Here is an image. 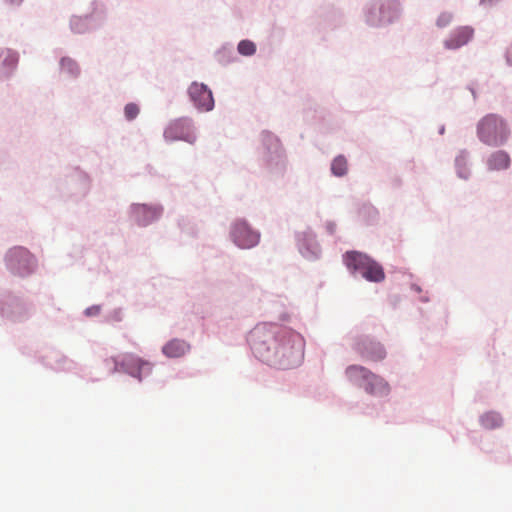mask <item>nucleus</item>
I'll list each match as a JSON object with an SVG mask.
<instances>
[{"label": "nucleus", "mask_w": 512, "mask_h": 512, "mask_svg": "<svg viewBox=\"0 0 512 512\" xmlns=\"http://www.w3.org/2000/svg\"><path fill=\"white\" fill-rule=\"evenodd\" d=\"M99 310H100L99 307H90L86 310V314L89 316L96 315L99 312Z\"/></svg>", "instance_id": "nucleus-22"}, {"label": "nucleus", "mask_w": 512, "mask_h": 512, "mask_svg": "<svg viewBox=\"0 0 512 512\" xmlns=\"http://www.w3.org/2000/svg\"><path fill=\"white\" fill-rule=\"evenodd\" d=\"M473 36V29L470 27H461L454 35L447 41H445V46L449 49H456L462 45H465Z\"/></svg>", "instance_id": "nucleus-13"}, {"label": "nucleus", "mask_w": 512, "mask_h": 512, "mask_svg": "<svg viewBox=\"0 0 512 512\" xmlns=\"http://www.w3.org/2000/svg\"><path fill=\"white\" fill-rule=\"evenodd\" d=\"M164 137L169 141L183 140L188 143H194L196 140L191 123L186 119H178L170 123L164 131Z\"/></svg>", "instance_id": "nucleus-8"}, {"label": "nucleus", "mask_w": 512, "mask_h": 512, "mask_svg": "<svg viewBox=\"0 0 512 512\" xmlns=\"http://www.w3.org/2000/svg\"><path fill=\"white\" fill-rule=\"evenodd\" d=\"M355 350L365 359L378 362L386 357L384 347L375 341L364 339L355 344Z\"/></svg>", "instance_id": "nucleus-10"}, {"label": "nucleus", "mask_w": 512, "mask_h": 512, "mask_svg": "<svg viewBox=\"0 0 512 512\" xmlns=\"http://www.w3.org/2000/svg\"><path fill=\"white\" fill-rule=\"evenodd\" d=\"M238 52L244 56H251L256 52V46L252 41L242 40L238 44Z\"/></svg>", "instance_id": "nucleus-17"}, {"label": "nucleus", "mask_w": 512, "mask_h": 512, "mask_svg": "<svg viewBox=\"0 0 512 512\" xmlns=\"http://www.w3.org/2000/svg\"><path fill=\"white\" fill-rule=\"evenodd\" d=\"M249 343L259 359L282 369L295 367L303 357L302 337L278 325L256 326L249 334Z\"/></svg>", "instance_id": "nucleus-1"}, {"label": "nucleus", "mask_w": 512, "mask_h": 512, "mask_svg": "<svg viewBox=\"0 0 512 512\" xmlns=\"http://www.w3.org/2000/svg\"><path fill=\"white\" fill-rule=\"evenodd\" d=\"M345 374L350 381L363 387L368 394L386 396L390 392V386L384 378L363 366L350 365L346 368Z\"/></svg>", "instance_id": "nucleus-3"}, {"label": "nucleus", "mask_w": 512, "mask_h": 512, "mask_svg": "<svg viewBox=\"0 0 512 512\" xmlns=\"http://www.w3.org/2000/svg\"><path fill=\"white\" fill-rule=\"evenodd\" d=\"M348 164L344 156H337L331 164V171L335 176H344L347 172Z\"/></svg>", "instance_id": "nucleus-15"}, {"label": "nucleus", "mask_w": 512, "mask_h": 512, "mask_svg": "<svg viewBox=\"0 0 512 512\" xmlns=\"http://www.w3.org/2000/svg\"><path fill=\"white\" fill-rule=\"evenodd\" d=\"M452 20V15L450 13H442L437 19V26L445 27Z\"/></svg>", "instance_id": "nucleus-20"}, {"label": "nucleus", "mask_w": 512, "mask_h": 512, "mask_svg": "<svg viewBox=\"0 0 512 512\" xmlns=\"http://www.w3.org/2000/svg\"><path fill=\"white\" fill-rule=\"evenodd\" d=\"M16 61H17L16 56H15V55H12V56H11V62H12V63H15Z\"/></svg>", "instance_id": "nucleus-24"}, {"label": "nucleus", "mask_w": 512, "mask_h": 512, "mask_svg": "<svg viewBox=\"0 0 512 512\" xmlns=\"http://www.w3.org/2000/svg\"><path fill=\"white\" fill-rule=\"evenodd\" d=\"M145 208H146V207H145L144 205L137 207V209H138V210H140V209H141V210H145Z\"/></svg>", "instance_id": "nucleus-25"}, {"label": "nucleus", "mask_w": 512, "mask_h": 512, "mask_svg": "<svg viewBox=\"0 0 512 512\" xmlns=\"http://www.w3.org/2000/svg\"><path fill=\"white\" fill-rule=\"evenodd\" d=\"M399 14V5L394 0H378L374 2L367 16L371 25H379L391 22Z\"/></svg>", "instance_id": "nucleus-5"}, {"label": "nucleus", "mask_w": 512, "mask_h": 512, "mask_svg": "<svg viewBox=\"0 0 512 512\" xmlns=\"http://www.w3.org/2000/svg\"><path fill=\"white\" fill-rule=\"evenodd\" d=\"M233 242L242 249L256 246L260 241L259 232L253 230L245 221H236L231 230Z\"/></svg>", "instance_id": "nucleus-6"}, {"label": "nucleus", "mask_w": 512, "mask_h": 512, "mask_svg": "<svg viewBox=\"0 0 512 512\" xmlns=\"http://www.w3.org/2000/svg\"><path fill=\"white\" fill-rule=\"evenodd\" d=\"M188 94L194 105L201 111H210L214 107L212 92L203 83L193 82L188 88Z\"/></svg>", "instance_id": "nucleus-9"}, {"label": "nucleus", "mask_w": 512, "mask_h": 512, "mask_svg": "<svg viewBox=\"0 0 512 512\" xmlns=\"http://www.w3.org/2000/svg\"><path fill=\"white\" fill-rule=\"evenodd\" d=\"M60 64H61V68L70 74L76 75L79 73V68H78L77 64L75 63V61H73L70 58H62Z\"/></svg>", "instance_id": "nucleus-18"}, {"label": "nucleus", "mask_w": 512, "mask_h": 512, "mask_svg": "<svg viewBox=\"0 0 512 512\" xmlns=\"http://www.w3.org/2000/svg\"><path fill=\"white\" fill-rule=\"evenodd\" d=\"M113 362V372L123 371L135 378H138L139 380H141L143 370H147L148 372L151 371V364L149 362L132 354L125 355L120 363L115 359H113Z\"/></svg>", "instance_id": "nucleus-7"}, {"label": "nucleus", "mask_w": 512, "mask_h": 512, "mask_svg": "<svg viewBox=\"0 0 512 512\" xmlns=\"http://www.w3.org/2000/svg\"><path fill=\"white\" fill-rule=\"evenodd\" d=\"M344 263L353 272H359L367 281L381 282L385 279L382 266L366 254L351 251L344 255Z\"/></svg>", "instance_id": "nucleus-4"}, {"label": "nucleus", "mask_w": 512, "mask_h": 512, "mask_svg": "<svg viewBox=\"0 0 512 512\" xmlns=\"http://www.w3.org/2000/svg\"><path fill=\"white\" fill-rule=\"evenodd\" d=\"M511 159L507 152L498 150L487 159L488 169L491 171L506 170L510 167Z\"/></svg>", "instance_id": "nucleus-12"}, {"label": "nucleus", "mask_w": 512, "mask_h": 512, "mask_svg": "<svg viewBox=\"0 0 512 512\" xmlns=\"http://www.w3.org/2000/svg\"><path fill=\"white\" fill-rule=\"evenodd\" d=\"M190 350V345L180 339H172L162 347V352L169 358L184 356Z\"/></svg>", "instance_id": "nucleus-11"}, {"label": "nucleus", "mask_w": 512, "mask_h": 512, "mask_svg": "<svg viewBox=\"0 0 512 512\" xmlns=\"http://www.w3.org/2000/svg\"><path fill=\"white\" fill-rule=\"evenodd\" d=\"M505 57L507 62L512 64V42L511 45L506 49Z\"/></svg>", "instance_id": "nucleus-21"}, {"label": "nucleus", "mask_w": 512, "mask_h": 512, "mask_svg": "<svg viewBox=\"0 0 512 512\" xmlns=\"http://www.w3.org/2000/svg\"><path fill=\"white\" fill-rule=\"evenodd\" d=\"M510 129L507 122L499 115L490 113L477 123V136L488 146H501L508 140Z\"/></svg>", "instance_id": "nucleus-2"}, {"label": "nucleus", "mask_w": 512, "mask_h": 512, "mask_svg": "<svg viewBox=\"0 0 512 512\" xmlns=\"http://www.w3.org/2000/svg\"><path fill=\"white\" fill-rule=\"evenodd\" d=\"M459 176L466 179L468 177V173L466 172V170H459L458 172Z\"/></svg>", "instance_id": "nucleus-23"}, {"label": "nucleus", "mask_w": 512, "mask_h": 512, "mask_svg": "<svg viewBox=\"0 0 512 512\" xmlns=\"http://www.w3.org/2000/svg\"><path fill=\"white\" fill-rule=\"evenodd\" d=\"M502 419L497 413H487L481 417V424L487 429H493L501 425Z\"/></svg>", "instance_id": "nucleus-16"}, {"label": "nucleus", "mask_w": 512, "mask_h": 512, "mask_svg": "<svg viewBox=\"0 0 512 512\" xmlns=\"http://www.w3.org/2000/svg\"><path fill=\"white\" fill-rule=\"evenodd\" d=\"M124 112L128 120H133L139 114V107L135 103H129L125 106Z\"/></svg>", "instance_id": "nucleus-19"}, {"label": "nucleus", "mask_w": 512, "mask_h": 512, "mask_svg": "<svg viewBox=\"0 0 512 512\" xmlns=\"http://www.w3.org/2000/svg\"><path fill=\"white\" fill-rule=\"evenodd\" d=\"M29 259L30 255L24 248H14L11 249L8 253V261L10 262L11 266H15L18 260L28 262Z\"/></svg>", "instance_id": "nucleus-14"}]
</instances>
